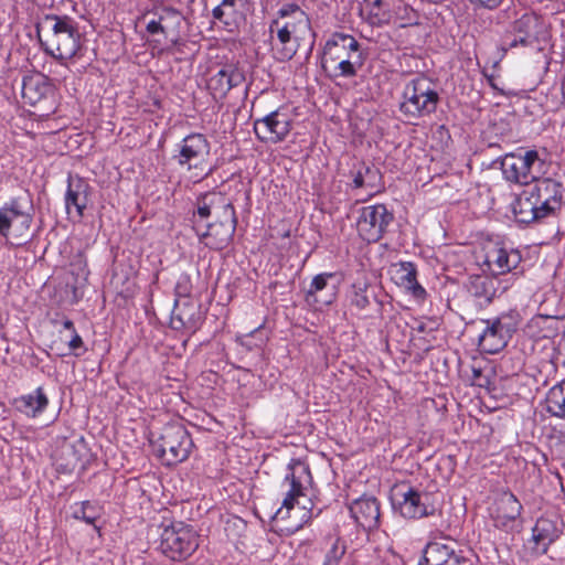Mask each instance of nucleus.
I'll use <instances>...</instances> for the list:
<instances>
[{
    "instance_id": "nucleus-46",
    "label": "nucleus",
    "mask_w": 565,
    "mask_h": 565,
    "mask_svg": "<svg viewBox=\"0 0 565 565\" xmlns=\"http://www.w3.org/2000/svg\"><path fill=\"white\" fill-rule=\"evenodd\" d=\"M237 0H222L218 6L212 10V15L215 20L227 24L225 17L235 12Z\"/></svg>"
},
{
    "instance_id": "nucleus-25",
    "label": "nucleus",
    "mask_w": 565,
    "mask_h": 565,
    "mask_svg": "<svg viewBox=\"0 0 565 565\" xmlns=\"http://www.w3.org/2000/svg\"><path fill=\"white\" fill-rule=\"evenodd\" d=\"M522 511L523 505L511 491L502 492L495 502V526L507 532L513 531Z\"/></svg>"
},
{
    "instance_id": "nucleus-12",
    "label": "nucleus",
    "mask_w": 565,
    "mask_h": 565,
    "mask_svg": "<svg viewBox=\"0 0 565 565\" xmlns=\"http://www.w3.org/2000/svg\"><path fill=\"white\" fill-rule=\"evenodd\" d=\"M211 145L203 134L193 132L185 136L175 146L172 160L181 168L203 170V163L210 154Z\"/></svg>"
},
{
    "instance_id": "nucleus-35",
    "label": "nucleus",
    "mask_w": 565,
    "mask_h": 565,
    "mask_svg": "<svg viewBox=\"0 0 565 565\" xmlns=\"http://www.w3.org/2000/svg\"><path fill=\"white\" fill-rule=\"evenodd\" d=\"M335 277L334 273H321L316 275L307 290V299L313 298L315 301L322 305H331L335 300L337 288L331 286L330 291L326 297H319V294L329 287V280Z\"/></svg>"
},
{
    "instance_id": "nucleus-42",
    "label": "nucleus",
    "mask_w": 565,
    "mask_h": 565,
    "mask_svg": "<svg viewBox=\"0 0 565 565\" xmlns=\"http://www.w3.org/2000/svg\"><path fill=\"white\" fill-rule=\"evenodd\" d=\"M100 514L102 508L97 503L90 501H83L79 504H76L73 512L74 519L82 520L97 530L98 526L96 525V521L100 518Z\"/></svg>"
},
{
    "instance_id": "nucleus-38",
    "label": "nucleus",
    "mask_w": 565,
    "mask_h": 565,
    "mask_svg": "<svg viewBox=\"0 0 565 565\" xmlns=\"http://www.w3.org/2000/svg\"><path fill=\"white\" fill-rule=\"evenodd\" d=\"M500 167L505 180L514 183L529 184L526 174H524V167L521 163V150L518 152L507 153L500 160Z\"/></svg>"
},
{
    "instance_id": "nucleus-3",
    "label": "nucleus",
    "mask_w": 565,
    "mask_h": 565,
    "mask_svg": "<svg viewBox=\"0 0 565 565\" xmlns=\"http://www.w3.org/2000/svg\"><path fill=\"white\" fill-rule=\"evenodd\" d=\"M482 322L486 327L478 337V347L481 352L495 354L502 351L518 332L522 317L519 310L509 309Z\"/></svg>"
},
{
    "instance_id": "nucleus-7",
    "label": "nucleus",
    "mask_w": 565,
    "mask_h": 565,
    "mask_svg": "<svg viewBox=\"0 0 565 565\" xmlns=\"http://www.w3.org/2000/svg\"><path fill=\"white\" fill-rule=\"evenodd\" d=\"M394 213L385 204L366 205L358 210L355 228L359 237L371 244L377 243L394 222Z\"/></svg>"
},
{
    "instance_id": "nucleus-31",
    "label": "nucleus",
    "mask_w": 565,
    "mask_h": 565,
    "mask_svg": "<svg viewBox=\"0 0 565 565\" xmlns=\"http://www.w3.org/2000/svg\"><path fill=\"white\" fill-rule=\"evenodd\" d=\"M284 483L305 491L313 482L308 462L300 458H292L287 466Z\"/></svg>"
},
{
    "instance_id": "nucleus-43",
    "label": "nucleus",
    "mask_w": 565,
    "mask_h": 565,
    "mask_svg": "<svg viewBox=\"0 0 565 565\" xmlns=\"http://www.w3.org/2000/svg\"><path fill=\"white\" fill-rule=\"evenodd\" d=\"M157 15H159L162 25L164 26L166 35L171 31H175V33L179 32L183 15L178 9L173 7H162L157 12Z\"/></svg>"
},
{
    "instance_id": "nucleus-44",
    "label": "nucleus",
    "mask_w": 565,
    "mask_h": 565,
    "mask_svg": "<svg viewBox=\"0 0 565 565\" xmlns=\"http://www.w3.org/2000/svg\"><path fill=\"white\" fill-rule=\"evenodd\" d=\"M305 495V491L290 487L287 491L280 508L276 511L274 519L286 520L289 516L290 510L295 508L297 499Z\"/></svg>"
},
{
    "instance_id": "nucleus-2",
    "label": "nucleus",
    "mask_w": 565,
    "mask_h": 565,
    "mask_svg": "<svg viewBox=\"0 0 565 565\" xmlns=\"http://www.w3.org/2000/svg\"><path fill=\"white\" fill-rule=\"evenodd\" d=\"M390 499L393 512L408 521L434 516L438 510L431 492L408 482L395 484Z\"/></svg>"
},
{
    "instance_id": "nucleus-26",
    "label": "nucleus",
    "mask_w": 565,
    "mask_h": 565,
    "mask_svg": "<svg viewBox=\"0 0 565 565\" xmlns=\"http://www.w3.org/2000/svg\"><path fill=\"white\" fill-rule=\"evenodd\" d=\"M245 81L243 72L234 65H225L207 81V88L215 99H222L234 87Z\"/></svg>"
},
{
    "instance_id": "nucleus-54",
    "label": "nucleus",
    "mask_w": 565,
    "mask_h": 565,
    "mask_svg": "<svg viewBox=\"0 0 565 565\" xmlns=\"http://www.w3.org/2000/svg\"><path fill=\"white\" fill-rule=\"evenodd\" d=\"M171 42V46H177L180 44V38L179 35L177 34L173 39L170 40Z\"/></svg>"
},
{
    "instance_id": "nucleus-52",
    "label": "nucleus",
    "mask_w": 565,
    "mask_h": 565,
    "mask_svg": "<svg viewBox=\"0 0 565 565\" xmlns=\"http://www.w3.org/2000/svg\"><path fill=\"white\" fill-rule=\"evenodd\" d=\"M533 43H534V39H527V38L518 35L509 43L508 47L504 49V51H507L508 49H514L518 46L527 47V46H531Z\"/></svg>"
},
{
    "instance_id": "nucleus-14",
    "label": "nucleus",
    "mask_w": 565,
    "mask_h": 565,
    "mask_svg": "<svg viewBox=\"0 0 565 565\" xmlns=\"http://www.w3.org/2000/svg\"><path fill=\"white\" fill-rule=\"evenodd\" d=\"M93 188L86 179L79 175L68 174L67 186L64 195L65 211L70 220L79 222L85 216V211L90 203Z\"/></svg>"
},
{
    "instance_id": "nucleus-19",
    "label": "nucleus",
    "mask_w": 565,
    "mask_h": 565,
    "mask_svg": "<svg viewBox=\"0 0 565 565\" xmlns=\"http://www.w3.org/2000/svg\"><path fill=\"white\" fill-rule=\"evenodd\" d=\"M363 55L359 41L351 34L333 32L326 41L321 53V62L341 60Z\"/></svg>"
},
{
    "instance_id": "nucleus-50",
    "label": "nucleus",
    "mask_w": 565,
    "mask_h": 565,
    "mask_svg": "<svg viewBox=\"0 0 565 565\" xmlns=\"http://www.w3.org/2000/svg\"><path fill=\"white\" fill-rule=\"evenodd\" d=\"M472 381L480 387L487 386L490 384V379L488 375L483 373L480 367H472Z\"/></svg>"
},
{
    "instance_id": "nucleus-58",
    "label": "nucleus",
    "mask_w": 565,
    "mask_h": 565,
    "mask_svg": "<svg viewBox=\"0 0 565 565\" xmlns=\"http://www.w3.org/2000/svg\"><path fill=\"white\" fill-rule=\"evenodd\" d=\"M418 330H419V331H424V327H423V326H419V327H418Z\"/></svg>"
},
{
    "instance_id": "nucleus-37",
    "label": "nucleus",
    "mask_w": 565,
    "mask_h": 565,
    "mask_svg": "<svg viewBox=\"0 0 565 565\" xmlns=\"http://www.w3.org/2000/svg\"><path fill=\"white\" fill-rule=\"evenodd\" d=\"M70 15L45 14L36 24L35 32L39 42L52 40L70 21Z\"/></svg>"
},
{
    "instance_id": "nucleus-8",
    "label": "nucleus",
    "mask_w": 565,
    "mask_h": 565,
    "mask_svg": "<svg viewBox=\"0 0 565 565\" xmlns=\"http://www.w3.org/2000/svg\"><path fill=\"white\" fill-rule=\"evenodd\" d=\"M521 262V252L504 243H494L486 250L484 265L488 270L492 276L511 279V287L523 274V270L520 269Z\"/></svg>"
},
{
    "instance_id": "nucleus-15",
    "label": "nucleus",
    "mask_w": 565,
    "mask_h": 565,
    "mask_svg": "<svg viewBox=\"0 0 565 565\" xmlns=\"http://www.w3.org/2000/svg\"><path fill=\"white\" fill-rule=\"evenodd\" d=\"M233 212L235 207L225 193L209 191L196 198L192 223L196 226V223L209 222L212 216L216 220Z\"/></svg>"
},
{
    "instance_id": "nucleus-56",
    "label": "nucleus",
    "mask_w": 565,
    "mask_h": 565,
    "mask_svg": "<svg viewBox=\"0 0 565 565\" xmlns=\"http://www.w3.org/2000/svg\"><path fill=\"white\" fill-rule=\"evenodd\" d=\"M509 10H510V8H509V9H507V10H502V11H500V12H499V14H498V18H501V17H503L504 14H507Z\"/></svg>"
},
{
    "instance_id": "nucleus-47",
    "label": "nucleus",
    "mask_w": 565,
    "mask_h": 565,
    "mask_svg": "<svg viewBox=\"0 0 565 565\" xmlns=\"http://www.w3.org/2000/svg\"><path fill=\"white\" fill-rule=\"evenodd\" d=\"M309 17L297 3H286L277 11V18L281 21V19H292V18H303Z\"/></svg>"
},
{
    "instance_id": "nucleus-16",
    "label": "nucleus",
    "mask_w": 565,
    "mask_h": 565,
    "mask_svg": "<svg viewBox=\"0 0 565 565\" xmlns=\"http://www.w3.org/2000/svg\"><path fill=\"white\" fill-rule=\"evenodd\" d=\"M291 127L292 121L288 114L279 109L254 121V132L263 142L277 143L284 141L289 135Z\"/></svg>"
},
{
    "instance_id": "nucleus-17",
    "label": "nucleus",
    "mask_w": 565,
    "mask_h": 565,
    "mask_svg": "<svg viewBox=\"0 0 565 565\" xmlns=\"http://www.w3.org/2000/svg\"><path fill=\"white\" fill-rule=\"evenodd\" d=\"M447 543L428 542L418 565H463L468 559L455 540Z\"/></svg>"
},
{
    "instance_id": "nucleus-10",
    "label": "nucleus",
    "mask_w": 565,
    "mask_h": 565,
    "mask_svg": "<svg viewBox=\"0 0 565 565\" xmlns=\"http://www.w3.org/2000/svg\"><path fill=\"white\" fill-rule=\"evenodd\" d=\"M199 242L211 250L221 252L230 246L236 227V212L222 216L214 222H200L192 226Z\"/></svg>"
},
{
    "instance_id": "nucleus-18",
    "label": "nucleus",
    "mask_w": 565,
    "mask_h": 565,
    "mask_svg": "<svg viewBox=\"0 0 565 565\" xmlns=\"http://www.w3.org/2000/svg\"><path fill=\"white\" fill-rule=\"evenodd\" d=\"M203 322L201 305L192 298L175 299L171 313L170 326L173 330H185L195 333Z\"/></svg>"
},
{
    "instance_id": "nucleus-28",
    "label": "nucleus",
    "mask_w": 565,
    "mask_h": 565,
    "mask_svg": "<svg viewBox=\"0 0 565 565\" xmlns=\"http://www.w3.org/2000/svg\"><path fill=\"white\" fill-rule=\"evenodd\" d=\"M561 533L562 530L558 526L557 518L541 516L532 529V539L539 547H542V552L545 553L548 546L559 537Z\"/></svg>"
},
{
    "instance_id": "nucleus-39",
    "label": "nucleus",
    "mask_w": 565,
    "mask_h": 565,
    "mask_svg": "<svg viewBox=\"0 0 565 565\" xmlns=\"http://www.w3.org/2000/svg\"><path fill=\"white\" fill-rule=\"evenodd\" d=\"M540 17L534 12H525L511 24V32L523 38L537 40L534 31L539 26Z\"/></svg>"
},
{
    "instance_id": "nucleus-13",
    "label": "nucleus",
    "mask_w": 565,
    "mask_h": 565,
    "mask_svg": "<svg viewBox=\"0 0 565 565\" xmlns=\"http://www.w3.org/2000/svg\"><path fill=\"white\" fill-rule=\"evenodd\" d=\"M81 47V33L78 23L71 18L64 29L52 40L41 41V49L45 54L58 61L73 58Z\"/></svg>"
},
{
    "instance_id": "nucleus-20",
    "label": "nucleus",
    "mask_w": 565,
    "mask_h": 565,
    "mask_svg": "<svg viewBox=\"0 0 565 565\" xmlns=\"http://www.w3.org/2000/svg\"><path fill=\"white\" fill-rule=\"evenodd\" d=\"M349 177L351 179L349 183L351 189H367L370 190V196L384 190L383 175L373 163L363 160L354 161L349 171Z\"/></svg>"
},
{
    "instance_id": "nucleus-34",
    "label": "nucleus",
    "mask_w": 565,
    "mask_h": 565,
    "mask_svg": "<svg viewBox=\"0 0 565 565\" xmlns=\"http://www.w3.org/2000/svg\"><path fill=\"white\" fill-rule=\"evenodd\" d=\"M348 299L350 306L359 311L367 309L373 300L382 306V302L377 300L375 288L366 281L353 282L348 291Z\"/></svg>"
},
{
    "instance_id": "nucleus-32",
    "label": "nucleus",
    "mask_w": 565,
    "mask_h": 565,
    "mask_svg": "<svg viewBox=\"0 0 565 565\" xmlns=\"http://www.w3.org/2000/svg\"><path fill=\"white\" fill-rule=\"evenodd\" d=\"M364 64V55L341 60L321 62V67L330 78L344 77L351 78L356 76L359 70Z\"/></svg>"
},
{
    "instance_id": "nucleus-45",
    "label": "nucleus",
    "mask_w": 565,
    "mask_h": 565,
    "mask_svg": "<svg viewBox=\"0 0 565 565\" xmlns=\"http://www.w3.org/2000/svg\"><path fill=\"white\" fill-rule=\"evenodd\" d=\"M347 552V544L337 537L332 541L330 548L327 551L322 565H340Z\"/></svg>"
},
{
    "instance_id": "nucleus-40",
    "label": "nucleus",
    "mask_w": 565,
    "mask_h": 565,
    "mask_svg": "<svg viewBox=\"0 0 565 565\" xmlns=\"http://www.w3.org/2000/svg\"><path fill=\"white\" fill-rule=\"evenodd\" d=\"M547 404L548 412L553 416H565V379L548 391Z\"/></svg>"
},
{
    "instance_id": "nucleus-53",
    "label": "nucleus",
    "mask_w": 565,
    "mask_h": 565,
    "mask_svg": "<svg viewBox=\"0 0 565 565\" xmlns=\"http://www.w3.org/2000/svg\"><path fill=\"white\" fill-rule=\"evenodd\" d=\"M61 324L65 330H68L71 333H74V331H76L74 322L68 318H63Z\"/></svg>"
},
{
    "instance_id": "nucleus-33",
    "label": "nucleus",
    "mask_w": 565,
    "mask_h": 565,
    "mask_svg": "<svg viewBox=\"0 0 565 565\" xmlns=\"http://www.w3.org/2000/svg\"><path fill=\"white\" fill-rule=\"evenodd\" d=\"M361 15L371 26H383L390 22L391 6L387 0H363Z\"/></svg>"
},
{
    "instance_id": "nucleus-51",
    "label": "nucleus",
    "mask_w": 565,
    "mask_h": 565,
    "mask_svg": "<svg viewBox=\"0 0 565 565\" xmlns=\"http://www.w3.org/2000/svg\"><path fill=\"white\" fill-rule=\"evenodd\" d=\"M146 30L148 33L150 34H158V33H161V34H164L166 35V32H164V26L162 25V22L160 20V18L158 17V19H152L150 20L147 25H146Z\"/></svg>"
},
{
    "instance_id": "nucleus-29",
    "label": "nucleus",
    "mask_w": 565,
    "mask_h": 565,
    "mask_svg": "<svg viewBox=\"0 0 565 565\" xmlns=\"http://www.w3.org/2000/svg\"><path fill=\"white\" fill-rule=\"evenodd\" d=\"M15 408L30 418H36L49 406V397L44 388L39 386L33 393L22 395L14 402Z\"/></svg>"
},
{
    "instance_id": "nucleus-49",
    "label": "nucleus",
    "mask_w": 565,
    "mask_h": 565,
    "mask_svg": "<svg viewBox=\"0 0 565 565\" xmlns=\"http://www.w3.org/2000/svg\"><path fill=\"white\" fill-rule=\"evenodd\" d=\"M67 344H68L71 352L76 358L82 356L87 351V348L77 331H74V333H71V339Z\"/></svg>"
},
{
    "instance_id": "nucleus-30",
    "label": "nucleus",
    "mask_w": 565,
    "mask_h": 565,
    "mask_svg": "<svg viewBox=\"0 0 565 565\" xmlns=\"http://www.w3.org/2000/svg\"><path fill=\"white\" fill-rule=\"evenodd\" d=\"M51 90V85L49 83V78L43 74H35L24 76L22 81V97L23 99L34 106Z\"/></svg>"
},
{
    "instance_id": "nucleus-27",
    "label": "nucleus",
    "mask_w": 565,
    "mask_h": 565,
    "mask_svg": "<svg viewBox=\"0 0 565 565\" xmlns=\"http://www.w3.org/2000/svg\"><path fill=\"white\" fill-rule=\"evenodd\" d=\"M395 282L405 288L411 295L424 300L427 296L425 288L417 281V268L412 262H402L394 269Z\"/></svg>"
},
{
    "instance_id": "nucleus-11",
    "label": "nucleus",
    "mask_w": 565,
    "mask_h": 565,
    "mask_svg": "<svg viewBox=\"0 0 565 565\" xmlns=\"http://www.w3.org/2000/svg\"><path fill=\"white\" fill-rule=\"evenodd\" d=\"M535 195L541 212L547 218L556 217L563 204H565V174L555 173L550 178H542L529 185Z\"/></svg>"
},
{
    "instance_id": "nucleus-24",
    "label": "nucleus",
    "mask_w": 565,
    "mask_h": 565,
    "mask_svg": "<svg viewBox=\"0 0 565 565\" xmlns=\"http://www.w3.org/2000/svg\"><path fill=\"white\" fill-rule=\"evenodd\" d=\"M512 210L519 224H540L548 220L546 214L541 212L540 204L529 185L515 198Z\"/></svg>"
},
{
    "instance_id": "nucleus-36",
    "label": "nucleus",
    "mask_w": 565,
    "mask_h": 565,
    "mask_svg": "<svg viewBox=\"0 0 565 565\" xmlns=\"http://www.w3.org/2000/svg\"><path fill=\"white\" fill-rule=\"evenodd\" d=\"M282 25H286L290 33L298 42L309 44V53L312 52L313 45L316 43V32L311 26V21L309 17L303 18H292L287 19L286 21H281Z\"/></svg>"
},
{
    "instance_id": "nucleus-6",
    "label": "nucleus",
    "mask_w": 565,
    "mask_h": 565,
    "mask_svg": "<svg viewBox=\"0 0 565 565\" xmlns=\"http://www.w3.org/2000/svg\"><path fill=\"white\" fill-rule=\"evenodd\" d=\"M159 547L170 559L182 562L198 550L199 536L191 525L171 522L163 526Z\"/></svg>"
},
{
    "instance_id": "nucleus-1",
    "label": "nucleus",
    "mask_w": 565,
    "mask_h": 565,
    "mask_svg": "<svg viewBox=\"0 0 565 565\" xmlns=\"http://www.w3.org/2000/svg\"><path fill=\"white\" fill-rule=\"evenodd\" d=\"M151 445L164 466H177L189 459L193 439L181 420L167 423L156 436L151 433Z\"/></svg>"
},
{
    "instance_id": "nucleus-21",
    "label": "nucleus",
    "mask_w": 565,
    "mask_h": 565,
    "mask_svg": "<svg viewBox=\"0 0 565 565\" xmlns=\"http://www.w3.org/2000/svg\"><path fill=\"white\" fill-rule=\"evenodd\" d=\"M380 501L374 495L363 494L349 504L350 515L365 531L379 529L381 511Z\"/></svg>"
},
{
    "instance_id": "nucleus-22",
    "label": "nucleus",
    "mask_w": 565,
    "mask_h": 565,
    "mask_svg": "<svg viewBox=\"0 0 565 565\" xmlns=\"http://www.w3.org/2000/svg\"><path fill=\"white\" fill-rule=\"evenodd\" d=\"M268 31L274 57L280 62L291 60L301 43L295 40L290 30L282 25L279 19L270 21Z\"/></svg>"
},
{
    "instance_id": "nucleus-23",
    "label": "nucleus",
    "mask_w": 565,
    "mask_h": 565,
    "mask_svg": "<svg viewBox=\"0 0 565 565\" xmlns=\"http://www.w3.org/2000/svg\"><path fill=\"white\" fill-rule=\"evenodd\" d=\"M89 458V449L84 437H81L73 444L62 448L61 455L55 459L54 466L58 473L70 475L78 466L82 470L86 469Z\"/></svg>"
},
{
    "instance_id": "nucleus-55",
    "label": "nucleus",
    "mask_w": 565,
    "mask_h": 565,
    "mask_svg": "<svg viewBox=\"0 0 565 565\" xmlns=\"http://www.w3.org/2000/svg\"><path fill=\"white\" fill-rule=\"evenodd\" d=\"M211 173V170H209L207 172L203 173V174H199V173H195V177H199V179H204L205 177H207L209 174Z\"/></svg>"
},
{
    "instance_id": "nucleus-4",
    "label": "nucleus",
    "mask_w": 565,
    "mask_h": 565,
    "mask_svg": "<svg viewBox=\"0 0 565 565\" xmlns=\"http://www.w3.org/2000/svg\"><path fill=\"white\" fill-rule=\"evenodd\" d=\"M402 98L399 111L409 119L434 114L440 100L438 92L425 76L414 77L406 83Z\"/></svg>"
},
{
    "instance_id": "nucleus-41",
    "label": "nucleus",
    "mask_w": 565,
    "mask_h": 565,
    "mask_svg": "<svg viewBox=\"0 0 565 565\" xmlns=\"http://www.w3.org/2000/svg\"><path fill=\"white\" fill-rule=\"evenodd\" d=\"M521 163L524 167V174H526L527 182L537 180V174L541 173L544 160L539 157L536 150L521 151Z\"/></svg>"
},
{
    "instance_id": "nucleus-9",
    "label": "nucleus",
    "mask_w": 565,
    "mask_h": 565,
    "mask_svg": "<svg viewBox=\"0 0 565 565\" xmlns=\"http://www.w3.org/2000/svg\"><path fill=\"white\" fill-rule=\"evenodd\" d=\"M462 287L467 300L478 310H483L511 288V279H501L492 275H470Z\"/></svg>"
},
{
    "instance_id": "nucleus-5",
    "label": "nucleus",
    "mask_w": 565,
    "mask_h": 565,
    "mask_svg": "<svg viewBox=\"0 0 565 565\" xmlns=\"http://www.w3.org/2000/svg\"><path fill=\"white\" fill-rule=\"evenodd\" d=\"M33 215V200L29 191L11 198L0 207V235L4 238H24L30 231Z\"/></svg>"
},
{
    "instance_id": "nucleus-57",
    "label": "nucleus",
    "mask_w": 565,
    "mask_h": 565,
    "mask_svg": "<svg viewBox=\"0 0 565 565\" xmlns=\"http://www.w3.org/2000/svg\"><path fill=\"white\" fill-rule=\"evenodd\" d=\"M259 329H260V327H259V328H256L255 330H253V331L250 332V334H249V335H253L254 333H257V332L259 331Z\"/></svg>"
},
{
    "instance_id": "nucleus-48",
    "label": "nucleus",
    "mask_w": 565,
    "mask_h": 565,
    "mask_svg": "<svg viewBox=\"0 0 565 565\" xmlns=\"http://www.w3.org/2000/svg\"><path fill=\"white\" fill-rule=\"evenodd\" d=\"M191 291H192V284H191L190 276L186 274L180 275V277L175 284V287H174L175 299L191 298L190 297Z\"/></svg>"
}]
</instances>
